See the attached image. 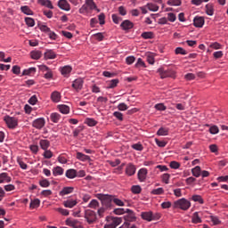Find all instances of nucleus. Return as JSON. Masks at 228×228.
Segmentation results:
<instances>
[{"label": "nucleus", "mask_w": 228, "mask_h": 228, "mask_svg": "<svg viewBox=\"0 0 228 228\" xmlns=\"http://www.w3.org/2000/svg\"><path fill=\"white\" fill-rule=\"evenodd\" d=\"M191 200H193V202H199V204H204V200L202 199V196L200 195H193L191 197Z\"/></svg>", "instance_id": "4c0bfd02"}, {"label": "nucleus", "mask_w": 228, "mask_h": 228, "mask_svg": "<svg viewBox=\"0 0 228 228\" xmlns=\"http://www.w3.org/2000/svg\"><path fill=\"white\" fill-rule=\"evenodd\" d=\"M119 228H138L136 224L129 222H125Z\"/></svg>", "instance_id": "8fccbe9b"}, {"label": "nucleus", "mask_w": 228, "mask_h": 228, "mask_svg": "<svg viewBox=\"0 0 228 228\" xmlns=\"http://www.w3.org/2000/svg\"><path fill=\"white\" fill-rule=\"evenodd\" d=\"M3 183H12V177L8 175V173L0 174V184H3Z\"/></svg>", "instance_id": "a211bd4d"}, {"label": "nucleus", "mask_w": 228, "mask_h": 228, "mask_svg": "<svg viewBox=\"0 0 228 228\" xmlns=\"http://www.w3.org/2000/svg\"><path fill=\"white\" fill-rule=\"evenodd\" d=\"M127 104L122 102V103H119L118 105V110H119V111H126L127 110Z\"/></svg>", "instance_id": "774afa93"}, {"label": "nucleus", "mask_w": 228, "mask_h": 228, "mask_svg": "<svg viewBox=\"0 0 228 228\" xmlns=\"http://www.w3.org/2000/svg\"><path fill=\"white\" fill-rule=\"evenodd\" d=\"M170 131V128L167 127H160L157 131L158 136H168V132Z\"/></svg>", "instance_id": "a878e982"}, {"label": "nucleus", "mask_w": 228, "mask_h": 228, "mask_svg": "<svg viewBox=\"0 0 228 228\" xmlns=\"http://www.w3.org/2000/svg\"><path fill=\"white\" fill-rule=\"evenodd\" d=\"M77 224H79V221L77 219L68 218L66 219V225H69V227L75 228Z\"/></svg>", "instance_id": "5701e85b"}, {"label": "nucleus", "mask_w": 228, "mask_h": 228, "mask_svg": "<svg viewBox=\"0 0 228 228\" xmlns=\"http://www.w3.org/2000/svg\"><path fill=\"white\" fill-rule=\"evenodd\" d=\"M176 19L177 17L174 12L167 13V20H169V22H175Z\"/></svg>", "instance_id": "bf43d9fd"}, {"label": "nucleus", "mask_w": 228, "mask_h": 228, "mask_svg": "<svg viewBox=\"0 0 228 228\" xmlns=\"http://www.w3.org/2000/svg\"><path fill=\"white\" fill-rule=\"evenodd\" d=\"M39 145L43 151H47L51 147V142L42 139L39 141Z\"/></svg>", "instance_id": "4be33fe9"}, {"label": "nucleus", "mask_w": 228, "mask_h": 228, "mask_svg": "<svg viewBox=\"0 0 228 228\" xmlns=\"http://www.w3.org/2000/svg\"><path fill=\"white\" fill-rule=\"evenodd\" d=\"M77 159H79V161H90V156L78 151L77 152Z\"/></svg>", "instance_id": "c85d7f7f"}, {"label": "nucleus", "mask_w": 228, "mask_h": 228, "mask_svg": "<svg viewBox=\"0 0 228 228\" xmlns=\"http://www.w3.org/2000/svg\"><path fill=\"white\" fill-rule=\"evenodd\" d=\"M55 210H57L58 213H61V215H62L63 216H69V210L65 208H55Z\"/></svg>", "instance_id": "5fc2aeb1"}, {"label": "nucleus", "mask_w": 228, "mask_h": 228, "mask_svg": "<svg viewBox=\"0 0 228 228\" xmlns=\"http://www.w3.org/2000/svg\"><path fill=\"white\" fill-rule=\"evenodd\" d=\"M84 83L83 78H77L72 83V88H74L76 92H79L80 90H83Z\"/></svg>", "instance_id": "6e6552de"}, {"label": "nucleus", "mask_w": 228, "mask_h": 228, "mask_svg": "<svg viewBox=\"0 0 228 228\" xmlns=\"http://www.w3.org/2000/svg\"><path fill=\"white\" fill-rule=\"evenodd\" d=\"M20 11L25 15H33V11L31 9H29V6H28V5L21 6L20 7Z\"/></svg>", "instance_id": "2f4dec72"}, {"label": "nucleus", "mask_w": 228, "mask_h": 228, "mask_svg": "<svg viewBox=\"0 0 228 228\" xmlns=\"http://www.w3.org/2000/svg\"><path fill=\"white\" fill-rule=\"evenodd\" d=\"M65 175L68 179H75V177H77V171L76 169H68Z\"/></svg>", "instance_id": "6ab92c4d"}, {"label": "nucleus", "mask_w": 228, "mask_h": 228, "mask_svg": "<svg viewBox=\"0 0 228 228\" xmlns=\"http://www.w3.org/2000/svg\"><path fill=\"white\" fill-rule=\"evenodd\" d=\"M165 193V190L161 187L153 189L151 191V195H163Z\"/></svg>", "instance_id": "ea45409f"}, {"label": "nucleus", "mask_w": 228, "mask_h": 228, "mask_svg": "<svg viewBox=\"0 0 228 228\" xmlns=\"http://www.w3.org/2000/svg\"><path fill=\"white\" fill-rule=\"evenodd\" d=\"M59 111L61 113H62L63 115H69V113H70V107L67 106V105H59Z\"/></svg>", "instance_id": "bb28decb"}, {"label": "nucleus", "mask_w": 228, "mask_h": 228, "mask_svg": "<svg viewBox=\"0 0 228 228\" xmlns=\"http://www.w3.org/2000/svg\"><path fill=\"white\" fill-rule=\"evenodd\" d=\"M118 85V79H112L108 83L107 88H115Z\"/></svg>", "instance_id": "de8ad7c7"}, {"label": "nucleus", "mask_w": 228, "mask_h": 228, "mask_svg": "<svg viewBox=\"0 0 228 228\" xmlns=\"http://www.w3.org/2000/svg\"><path fill=\"white\" fill-rule=\"evenodd\" d=\"M77 205V201L76 200H67L63 201L64 208H69V209H72L75 206Z\"/></svg>", "instance_id": "dca6fc26"}, {"label": "nucleus", "mask_w": 228, "mask_h": 228, "mask_svg": "<svg viewBox=\"0 0 228 228\" xmlns=\"http://www.w3.org/2000/svg\"><path fill=\"white\" fill-rule=\"evenodd\" d=\"M86 124H87L89 127H94V126H97V121L94 118H86Z\"/></svg>", "instance_id": "a19ab883"}, {"label": "nucleus", "mask_w": 228, "mask_h": 228, "mask_svg": "<svg viewBox=\"0 0 228 228\" xmlns=\"http://www.w3.org/2000/svg\"><path fill=\"white\" fill-rule=\"evenodd\" d=\"M4 120L5 124H7V127H9V129H15V127L19 126V119H17V118L5 116Z\"/></svg>", "instance_id": "7ed1b4c3"}, {"label": "nucleus", "mask_w": 228, "mask_h": 228, "mask_svg": "<svg viewBox=\"0 0 228 228\" xmlns=\"http://www.w3.org/2000/svg\"><path fill=\"white\" fill-rule=\"evenodd\" d=\"M155 109H157L158 111H165V110H167V107L163 103H158L155 105Z\"/></svg>", "instance_id": "69168bd1"}, {"label": "nucleus", "mask_w": 228, "mask_h": 228, "mask_svg": "<svg viewBox=\"0 0 228 228\" xmlns=\"http://www.w3.org/2000/svg\"><path fill=\"white\" fill-rule=\"evenodd\" d=\"M39 185L41 188H49V186H51V183L47 179H43L39 181Z\"/></svg>", "instance_id": "58836bf2"}, {"label": "nucleus", "mask_w": 228, "mask_h": 228, "mask_svg": "<svg viewBox=\"0 0 228 228\" xmlns=\"http://www.w3.org/2000/svg\"><path fill=\"white\" fill-rule=\"evenodd\" d=\"M210 220L213 225H220L222 224V221H220V219L216 216H211Z\"/></svg>", "instance_id": "37998d69"}, {"label": "nucleus", "mask_w": 228, "mask_h": 228, "mask_svg": "<svg viewBox=\"0 0 228 228\" xmlns=\"http://www.w3.org/2000/svg\"><path fill=\"white\" fill-rule=\"evenodd\" d=\"M44 56L45 60H54L56 59V53H54V50H46Z\"/></svg>", "instance_id": "4468645a"}, {"label": "nucleus", "mask_w": 228, "mask_h": 228, "mask_svg": "<svg viewBox=\"0 0 228 228\" xmlns=\"http://www.w3.org/2000/svg\"><path fill=\"white\" fill-rule=\"evenodd\" d=\"M192 224H202V219L199 216V212H195L191 217Z\"/></svg>", "instance_id": "c756f323"}, {"label": "nucleus", "mask_w": 228, "mask_h": 228, "mask_svg": "<svg viewBox=\"0 0 228 228\" xmlns=\"http://www.w3.org/2000/svg\"><path fill=\"white\" fill-rule=\"evenodd\" d=\"M205 9H206L207 15H209L210 17H212V15L215 14V7L213 6V4H208L205 6Z\"/></svg>", "instance_id": "b1692460"}, {"label": "nucleus", "mask_w": 228, "mask_h": 228, "mask_svg": "<svg viewBox=\"0 0 228 228\" xmlns=\"http://www.w3.org/2000/svg\"><path fill=\"white\" fill-rule=\"evenodd\" d=\"M120 26L124 31H127L128 29H133L134 24L129 20H125Z\"/></svg>", "instance_id": "9b49d317"}, {"label": "nucleus", "mask_w": 228, "mask_h": 228, "mask_svg": "<svg viewBox=\"0 0 228 228\" xmlns=\"http://www.w3.org/2000/svg\"><path fill=\"white\" fill-rule=\"evenodd\" d=\"M132 149H134V151H143V145H142V143L140 142H137V143L132 144Z\"/></svg>", "instance_id": "4d7b16f0"}, {"label": "nucleus", "mask_w": 228, "mask_h": 228, "mask_svg": "<svg viewBox=\"0 0 228 228\" xmlns=\"http://www.w3.org/2000/svg\"><path fill=\"white\" fill-rule=\"evenodd\" d=\"M146 7L148 8V10H150V12H158V10H159V6L152 3L147 4Z\"/></svg>", "instance_id": "f704fd0d"}, {"label": "nucleus", "mask_w": 228, "mask_h": 228, "mask_svg": "<svg viewBox=\"0 0 228 228\" xmlns=\"http://www.w3.org/2000/svg\"><path fill=\"white\" fill-rule=\"evenodd\" d=\"M53 174L55 177L57 175H63V169L61 167H56L53 169Z\"/></svg>", "instance_id": "c9c22d12"}, {"label": "nucleus", "mask_w": 228, "mask_h": 228, "mask_svg": "<svg viewBox=\"0 0 228 228\" xmlns=\"http://www.w3.org/2000/svg\"><path fill=\"white\" fill-rule=\"evenodd\" d=\"M169 6H181V0H168Z\"/></svg>", "instance_id": "864d4df0"}, {"label": "nucleus", "mask_w": 228, "mask_h": 228, "mask_svg": "<svg viewBox=\"0 0 228 228\" xmlns=\"http://www.w3.org/2000/svg\"><path fill=\"white\" fill-rule=\"evenodd\" d=\"M126 175H134L136 174V167L133 164H128L126 167Z\"/></svg>", "instance_id": "ddd939ff"}, {"label": "nucleus", "mask_w": 228, "mask_h": 228, "mask_svg": "<svg viewBox=\"0 0 228 228\" xmlns=\"http://www.w3.org/2000/svg\"><path fill=\"white\" fill-rule=\"evenodd\" d=\"M61 118V115H60L58 112H53L50 115V119L54 124H58L60 122V119Z\"/></svg>", "instance_id": "393cba45"}, {"label": "nucleus", "mask_w": 228, "mask_h": 228, "mask_svg": "<svg viewBox=\"0 0 228 228\" xmlns=\"http://www.w3.org/2000/svg\"><path fill=\"white\" fill-rule=\"evenodd\" d=\"M127 215L126 216V221L133 224V222H136V216H134V212L133 210L126 208V209Z\"/></svg>", "instance_id": "1a4fd4ad"}, {"label": "nucleus", "mask_w": 228, "mask_h": 228, "mask_svg": "<svg viewBox=\"0 0 228 228\" xmlns=\"http://www.w3.org/2000/svg\"><path fill=\"white\" fill-rule=\"evenodd\" d=\"M72 72V68L70 66H64L63 68L61 69V73L64 77H67Z\"/></svg>", "instance_id": "cd10ccee"}, {"label": "nucleus", "mask_w": 228, "mask_h": 228, "mask_svg": "<svg viewBox=\"0 0 228 228\" xmlns=\"http://www.w3.org/2000/svg\"><path fill=\"white\" fill-rule=\"evenodd\" d=\"M169 167L174 170H177L181 167V164L177 161H171Z\"/></svg>", "instance_id": "e2e57ef3"}, {"label": "nucleus", "mask_w": 228, "mask_h": 228, "mask_svg": "<svg viewBox=\"0 0 228 228\" xmlns=\"http://www.w3.org/2000/svg\"><path fill=\"white\" fill-rule=\"evenodd\" d=\"M146 59L148 63H150V65H154V55H152V53H148L146 55Z\"/></svg>", "instance_id": "680f3d73"}, {"label": "nucleus", "mask_w": 228, "mask_h": 228, "mask_svg": "<svg viewBox=\"0 0 228 228\" xmlns=\"http://www.w3.org/2000/svg\"><path fill=\"white\" fill-rule=\"evenodd\" d=\"M141 217L142 220H146L147 222H152V220H159V216L155 217L154 215H152V212H142L141 214Z\"/></svg>", "instance_id": "0eeeda50"}, {"label": "nucleus", "mask_w": 228, "mask_h": 228, "mask_svg": "<svg viewBox=\"0 0 228 228\" xmlns=\"http://www.w3.org/2000/svg\"><path fill=\"white\" fill-rule=\"evenodd\" d=\"M162 181L163 183H165V184H168L170 183V175L169 174L162 175Z\"/></svg>", "instance_id": "0e129e2a"}, {"label": "nucleus", "mask_w": 228, "mask_h": 228, "mask_svg": "<svg viewBox=\"0 0 228 228\" xmlns=\"http://www.w3.org/2000/svg\"><path fill=\"white\" fill-rule=\"evenodd\" d=\"M112 20L114 24H119L122 22V17L118 16V14H112Z\"/></svg>", "instance_id": "3c124183"}, {"label": "nucleus", "mask_w": 228, "mask_h": 228, "mask_svg": "<svg viewBox=\"0 0 228 228\" xmlns=\"http://www.w3.org/2000/svg\"><path fill=\"white\" fill-rule=\"evenodd\" d=\"M30 57L32 60H40L42 58V52L40 51H32L30 53Z\"/></svg>", "instance_id": "7c9ffc66"}, {"label": "nucleus", "mask_w": 228, "mask_h": 228, "mask_svg": "<svg viewBox=\"0 0 228 228\" xmlns=\"http://www.w3.org/2000/svg\"><path fill=\"white\" fill-rule=\"evenodd\" d=\"M73 191H74V187H64L59 192V195H61V197H65V195H69V193H72Z\"/></svg>", "instance_id": "412c9836"}, {"label": "nucleus", "mask_w": 228, "mask_h": 228, "mask_svg": "<svg viewBox=\"0 0 228 228\" xmlns=\"http://www.w3.org/2000/svg\"><path fill=\"white\" fill-rule=\"evenodd\" d=\"M122 224V218L120 217H114L112 219V224L114 225L115 228L118 227V225H120Z\"/></svg>", "instance_id": "6e6d98bb"}, {"label": "nucleus", "mask_w": 228, "mask_h": 228, "mask_svg": "<svg viewBox=\"0 0 228 228\" xmlns=\"http://www.w3.org/2000/svg\"><path fill=\"white\" fill-rule=\"evenodd\" d=\"M45 126V118H38L32 122V127L35 129H43Z\"/></svg>", "instance_id": "423d86ee"}, {"label": "nucleus", "mask_w": 228, "mask_h": 228, "mask_svg": "<svg viewBox=\"0 0 228 228\" xmlns=\"http://www.w3.org/2000/svg\"><path fill=\"white\" fill-rule=\"evenodd\" d=\"M132 193L137 195L138 193H142V187L140 185H134L131 188Z\"/></svg>", "instance_id": "a18cd8bd"}, {"label": "nucleus", "mask_w": 228, "mask_h": 228, "mask_svg": "<svg viewBox=\"0 0 228 228\" xmlns=\"http://www.w3.org/2000/svg\"><path fill=\"white\" fill-rule=\"evenodd\" d=\"M40 206V200L35 199L34 200H31L29 208L30 209H36V208H38Z\"/></svg>", "instance_id": "e433bc0d"}, {"label": "nucleus", "mask_w": 228, "mask_h": 228, "mask_svg": "<svg viewBox=\"0 0 228 228\" xmlns=\"http://www.w3.org/2000/svg\"><path fill=\"white\" fill-rule=\"evenodd\" d=\"M141 37L145 40H149L151 38H154V34L152 32H143Z\"/></svg>", "instance_id": "49530a36"}, {"label": "nucleus", "mask_w": 228, "mask_h": 228, "mask_svg": "<svg viewBox=\"0 0 228 228\" xmlns=\"http://www.w3.org/2000/svg\"><path fill=\"white\" fill-rule=\"evenodd\" d=\"M51 99L53 102H60L61 101V94L58 91H54L51 94Z\"/></svg>", "instance_id": "f3484780"}, {"label": "nucleus", "mask_w": 228, "mask_h": 228, "mask_svg": "<svg viewBox=\"0 0 228 228\" xmlns=\"http://www.w3.org/2000/svg\"><path fill=\"white\" fill-rule=\"evenodd\" d=\"M43 156L45 159H51L53 158V151L51 150H45Z\"/></svg>", "instance_id": "052dcab7"}, {"label": "nucleus", "mask_w": 228, "mask_h": 228, "mask_svg": "<svg viewBox=\"0 0 228 228\" xmlns=\"http://www.w3.org/2000/svg\"><path fill=\"white\" fill-rule=\"evenodd\" d=\"M209 133L210 134H218V133H220V129H218V126L214 125L210 126Z\"/></svg>", "instance_id": "603ef678"}, {"label": "nucleus", "mask_w": 228, "mask_h": 228, "mask_svg": "<svg viewBox=\"0 0 228 228\" xmlns=\"http://www.w3.org/2000/svg\"><path fill=\"white\" fill-rule=\"evenodd\" d=\"M88 208H91V209H97V208H99V201H97V200H92L88 204Z\"/></svg>", "instance_id": "79ce46f5"}, {"label": "nucleus", "mask_w": 228, "mask_h": 228, "mask_svg": "<svg viewBox=\"0 0 228 228\" xmlns=\"http://www.w3.org/2000/svg\"><path fill=\"white\" fill-rule=\"evenodd\" d=\"M39 4L41 6H46V8H49L50 10H54V6L53 5V2L51 0H38Z\"/></svg>", "instance_id": "aec40b11"}, {"label": "nucleus", "mask_w": 228, "mask_h": 228, "mask_svg": "<svg viewBox=\"0 0 228 228\" xmlns=\"http://www.w3.org/2000/svg\"><path fill=\"white\" fill-rule=\"evenodd\" d=\"M201 169L200 166H196L194 168L191 169L192 175L194 177H200Z\"/></svg>", "instance_id": "473e14b6"}, {"label": "nucleus", "mask_w": 228, "mask_h": 228, "mask_svg": "<svg viewBox=\"0 0 228 228\" xmlns=\"http://www.w3.org/2000/svg\"><path fill=\"white\" fill-rule=\"evenodd\" d=\"M138 179L139 181H141L142 183H143V181H145V179H147V169L146 168H142L138 171Z\"/></svg>", "instance_id": "2eb2a0df"}, {"label": "nucleus", "mask_w": 228, "mask_h": 228, "mask_svg": "<svg viewBox=\"0 0 228 228\" xmlns=\"http://www.w3.org/2000/svg\"><path fill=\"white\" fill-rule=\"evenodd\" d=\"M204 17L201 16H196L193 20L195 28H202V26H204Z\"/></svg>", "instance_id": "f8f14e48"}, {"label": "nucleus", "mask_w": 228, "mask_h": 228, "mask_svg": "<svg viewBox=\"0 0 228 228\" xmlns=\"http://www.w3.org/2000/svg\"><path fill=\"white\" fill-rule=\"evenodd\" d=\"M175 54H183V56L188 54V52H186V50H184L183 47H177L175 50Z\"/></svg>", "instance_id": "13d9d810"}, {"label": "nucleus", "mask_w": 228, "mask_h": 228, "mask_svg": "<svg viewBox=\"0 0 228 228\" xmlns=\"http://www.w3.org/2000/svg\"><path fill=\"white\" fill-rule=\"evenodd\" d=\"M37 72V68H29L28 69H24L22 72V76H32Z\"/></svg>", "instance_id": "72a5a7b5"}, {"label": "nucleus", "mask_w": 228, "mask_h": 228, "mask_svg": "<svg viewBox=\"0 0 228 228\" xmlns=\"http://www.w3.org/2000/svg\"><path fill=\"white\" fill-rule=\"evenodd\" d=\"M97 199L102 201V206L105 208H111V202H113V196L108 194H97Z\"/></svg>", "instance_id": "f03ea898"}, {"label": "nucleus", "mask_w": 228, "mask_h": 228, "mask_svg": "<svg viewBox=\"0 0 228 228\" xmlns=\"http://www.w3.org/2000/svg\"><path fill=\"white\" fill-rule=\"evenodd\" d=\"M158 72L161 79H165V77H175V71L172 69H165L163 68H159Z\"/></svg>", "instance_id": "20e7f679"}, {"label": "nucleus", "mask_w": 228, "mask_h": 228, "mask_svg": "<svg viewBox=\"0 0 228 228\" xmlns=\"http://www.w3.org/2000/svg\"><path fill=\"white\" fill-rule=\"evenodd\" d=\"M85 218L89 224H92L97 220V214L94 210L87 209L85 213Z\"/></svg>", "instance_id": "39448f33"}, {"label": "nucleus", "mask_w": 228, "mask_h": 228, "mask_svg": "<svg viewBox=\"0 0 228 228\" xmlns=\"http://www.w3.org/2000/svg\"><path fill=\"white\" fill-rule=\"evenodd\" d=\"M175 208H178L179 209H182L183 211H188L189 208H191V202L190 200L182 198L176 201H175Z\"/></svg>", "instance_id": "f257e3e1"}, {"label": "nucleus", "mask_w": 228, "mask_h": 228, "mask_svg": "<svg viewBox=\"0 0 228 228\" xmlns=\"http://www.w3.org/2000/svg\"><path fill=\"white\" fill-rule=\"evenodd\" d=\"M58 6L64 12H70V4L67 0H59Z\"/></svg>", "instance_id": "9d476101"}, {"label": "nucleus", "mask_w": 228, "mask_h": 228, "mask_svg": "<svg viewBox=\"0 0 228 228\" xmlns=\"http://www.w3.org/2000/svg\"><path fill=\"white\" fill-rule=\"evenodd\" d=\"M25 22L28 28H33L35 26V20L33 18L26 17Z\"/></svg>", "instance_id": "c03bdc74"}, {"label": "nucleus", "mask_w": 228, "mask_h": 228, "mask_svg": "<svg viewBox=\"0 0 228 228\" xmlns=\"http://www.w3.org/2000/svg\"><path fill=\"white\" fill-rule=\"evenodd\" d=\"M86 4H87L89 10H95L97 8L94 0H86Z\"/></svg>", "instance_id": "09e8293b"}, {"label": "nucleus", "mask_w": 228, "mask_h": 228, "mask_svg": "<svg viewBox=\"0 0 228 228\" xmlns=\"http://www.w3.org/2000/svg\"><path fill=\"white\" fill-rule=\"evenodd\" d=\"M90 8L88 7V4L86 3L82 7L79 9V13H86Z\"/></svg>", "instance_id": "338daca9"}]
</instances>
